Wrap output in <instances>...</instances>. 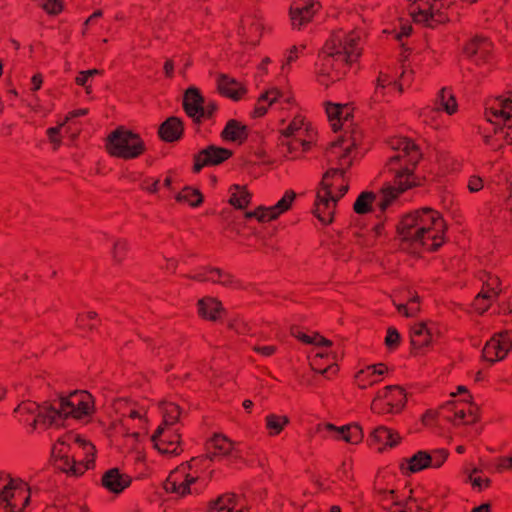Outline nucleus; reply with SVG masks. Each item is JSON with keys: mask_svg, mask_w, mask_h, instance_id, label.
I'll use <instances>...</instances> for the list:
<instances>
[{"mask_svg": "<svg viewBox=\"0 0 512 512\" xmlns=\"http://www.w3.org/2000/svg\"><path fill=\"white\" fill-rule=\"evenodd\" d=\"M218 110V105L214 101L205 102L202 107V111L198 115L196 120V125H201L203 121L212 119L216 111Z\"/></svg>", "mask_w": 512, "mask_h": 512, "instance_id": "46", "label": "nucleus"}, {"mask_svg": "<svg viewBox=\"0 0 512 512\" xmlns=\"http://www.w3.org/2000/svg\"><path fill=\"white\" fill-rule=\"evenodd\" d=\"M390 85L394 86V81H392L387 74L381 72L376 81L375 92L373 95L374 101H380L384 96V89Z\"/></svg>", "mask_w": 512, "mask_h": 512, "instance_id": "45", "label": "nucleus"}, {"mask_svg": "<svg viewBox=\"0 0 512 512\" xmlns=\"http://www.w3.org/2000/svg\"><path fill=\"white\" fill-rule=\"evenodd\" d=\"M151 441L161 454L175 456L183 451L180 435L172 426L159 425L151 436Z\"/></svg>", "mask_w": 512, "mask_h": 512, "instance_id": "10", "label": "nucleus"}, {"mask_svg": "<svg viewBox=\"0 0 512 512\" xmlns=\"http://www.w3.org/2000/svg\"><path fill=\"white\" fill-rule=\"evenodd\" d=\"M159 179L145 178L141 181L140 187L149 193H156L159 190Z\"/></svg>", "mask_w": 512, "mask_h": 512, "instance_id": "55", "label": "nucleus"}, {"mask_svg": "<svg viewBox=\"0 0 512 512\" xmlns=\"http://www.w3.org/2000/svg\"><path fill=\"white\" fill-rule=\"evenodd\" d=\"M217 88L221 95L234 101L240 100L247 92L241 83L226 74L218 76Z\"/></svg>", "mask_w": 512, "mask_h": 512, "instance_id": "24", "label": "nucleus"}, {"mask_svg": "<svg viewBox=\"0 0 512 512\" xmlns=\"http://www.w3.org/2000/svg\"><path fill=\"white\" fill-rule=\"evenodd\" d=\"M428 455L431 457V464H429V466L433 468H439L446 461L448 457V451L445 449H437L428 453Z\"/></svg>", "mask_w": 512, "mask_h": 512, "instance_id": "49", "label": "nucleus"}, {"mask_svg": "<svg viewBox=\"0 0 512 512\" xmlns=\"http://www.w3.org/2000/svg\"><path fill=\"white\" fill-rule=\"evenodd\" d=\"M48 409H49V406L40 407L35 402L27 401V402H22L21 404H19L15 408L14 412L17 414H20V415L30 414L32 416V421L30 424L32 426V430H35L38 426L47 427V426L51 425L48 422H44V421H39V422L34 421L35 418H38V416L41 413L46 414Z\"/></svg>", "mask_w": 512, "mask_h": 512, "instance_id": "33", "label": "nucleus"}, {"mask_svg": "<svg viewBox=\"0 0 512 512\" xmlns=\"http://www.w3.org/2000/svg\"><path fill=\"white\" fill-rule=\"evenodd\" d=\"M16 478H11L7 474H0V500L3 501L4 497L9 492V488L12 487Z\"/></svg>", "mask_w": 512, "mask_h": 512, "instance_id": "53", "label": "nucleus"}, {"mask_svg": "<svg viewBox=\"0 0 512 512\" xmlns=\"http://www.w3.org/2000/svg\"><path fill=\"white\" fill-rule=\"evenodd\" d=\"M62 125L56 126V127H50L47 130V135L51 143H53L55 146H58L61 142L59 138L60 130Z\"/></svg>", "mask_w": 512, "mask_h": 512, "instance_id": "59", "label": "nucleus"}, {"mask_svg": "<svg viewBox=\"0 0 512 512\" xmlns=\"http://www.w3.org/2000/svg\"><path fill=\"white\" fill-rule=\"evenodd\" d=\"M127 250V242L125 240H117L113 245V259L116 262H121L125 258Z\"/></svg>", "mask_w": 512, "mask_h": 512, "instance_id": "51", "label": "nucleus"}, {"mask_svg": "<svg viewBox=\"0 0 512 512\" xmlns=\"http://www.w3.org/2000/svg\"><path fill=\"white\" fill-rule=\"evenodd\" d=\"M401 437L399 434L385 426L376 427L370 434L369 442L371 446L378 445V451H383L385 448H393L400 443Z\"/></svg>", "mask_w": 512, "mask_h": 512, "instance_id": "22", "label": "nucleus"}, {"mask_svg": "<svg viewBox=\"0 0 512 512\" xmlns=\"http://www.w3.org/2000/svg\"><path fill=\"white\" fill-rule=\"evenodd\" d=\"M468 189L470 192L475 193L483 188V180L481 177L473 175L468 180Z\"/></svg>", "mask_w": 512, "mask_h": 512, "instance_id": "57", "label": "nucleus"}, {"mask_svg": "<svg viewBox=\"0 0 512 512\" xmlns=\"http://www.w3.org/2000/svg\"><path fill=\"white\" fill-rule=\"evenodd\" d=\"M436 108L427 107L423 109L420 116L423 122L430 124L432 115L439 111H445L447 114L452 115L457 111V102L452 92L446 88H442L436 98Z\"/></svg>", "mask_w": 512, "mask_h": 512, "instance_id": "18", "label": "nucleus"}, {"mask_svg": "<svg viewBox=\"0 0 512 512\" xmlns=\"http://www.w3.org/2000/svg\"><path fill=\"white\" fill-rule=\"evenodd\" d=\"M326 114L331 122L332 129L336 132L348 121V113L344 116V107L339 104H328Z\"/></svg>", "mask_w": 512, "mask_h": 512, "instance_id": "37", "label": "nucleus"}, {"mask_svg": "<svg viewBox=\"0 0 512 512\" xmlns=\"http://www.w3.org/2000/svg\"><path fill=\"white\" fill-rule=\"evenodd\" d=\"M512 350V330H504L494 334L483 348L485 360L494 363L503 360Z\"/></svg>", "mask_w": 512, "mask_h": 512, "instance_id": "11", "label": "nucleus"}, {"mask_svg": "<svg viewBox=\"0 0 512 512\" xmlns=\"http://www.w3.org/2000/svg\"><path fill=\"white\" fill-rule=\"evenodd\" d=\"M312 141L313 136L308 137V139L300 136H280L278 146L283 156L294 159L308 151L311 148Z\"/></svg>", "mask_w": 512, "mask_h": 512, "instance_id": "19", "label": "nucleus"}, {"mask_svg": "<svg viewBox=\"0 0 512 512\" xmlns=\"http://www.w3.org/2000/svg\"><path fill=\"white\" fill-rule=\"evenodd\" d=\"M248 136V126L236 119L228 120L221 132V138L224 141L237 142L239 144L244 143L248 139Z\"/></svg>", "mask_w": 512, "mask_h": 512, "instance_id": "28", "label": "nucleus"}, {"mask_svg": "<svg viewBox=\"0 0 512 512\" xmlns=\"http://www.w3.org/2000/svg\"><path fill=\"white\" fill-rule=\"evenodd\" d=\"M412 74H413V71H411V70L410 71H403L401 76H400L399 81H394V86L397 87L400 92H402L403 91V86L410 82Z\"/></svg>", "mask_w": 512, "mask_h": 512, "instance_id": "61", "label": "nucleus"}, {"mask_svg": "<svg viewBox=\"0 0 512 512\" xmlns=\"http://www.w3.org/2000/svg\"><path fill=\"white\" fill-rule=\"evenodd\" d=\"M235 494H223L209 506L208 512H243Z\"/></svg>", "mask_w": 512, "mask_h": 512, "instance_id": "31", "label": "nucleus"}, {"mask_svg": "<svg viewBox=\"0 0 512 512\" xmlns=\"http://www.w3.org/2000/svg\"><path fill=\"white\" fill-rule=\"evenodd\" d=\"M393 148L395 153L389 157L386 167L394 174V186L383 187L379 197L372 191L362 192L354 202L355 213L367 214L373 211L374 204L383 213L402 192L419 184L414 174V169L421 158L417 145L410 139L400 138L396 140Z\"/></svg>", "mask_w": 512, "mask_h": 512, "instance_id": "1", "label": "nucleus"}, {"mask_svg": "<svg viewBox=\"0 0 512 512\" xmlns=\"http://www.w3.org/2000/svg\"><path fill=\"white\" fill-rule=\"evenodd\" d=\"M361 51L360 32L334 31L317 55L314 65L316 81L327 88L342 80Z\"/></svg>", "mask_w": 512, "mask_h": 512, "instance_id": "3", "label": "nucleus"}, {"mask_svg": "<svg viewBox=\"0 0 512 512\" xmlns=\"http://www.w3.org/2000/svg\"><path fill=\"white\" fill-rule=\"evenodd\" d=\"M106 148L110 155L125 160L138 158L146 149L140 135L124 127H118L109 134Z\"/></svg>", "mask_w": 512, "mask_h": 512, "instance_id": "7", "label": "nucleus"}, {"mask_svg": "<svg viewBox=\"0 0 512 512\" xmlns=\"http://www.w3.org/2000/svg\"><path fill=\"white\" fill-rule=\"evenodd\" d=\"M439 0H413L410 5V14L417 23L434 28L444 23L446 16L437 7Z\"/></svg>", "mask_w": 512, "mask_h": 512, "instance_id": "9", "label": "nucleus"}, {"mask_svg": "<svg viewBox=\"0 0 512 512\" xmlns=\"http://www.w3.org/2000/svg\"><path fill=\"white\" fill-rule=\"evenodd\" d=\"M184 125L180 118L171 116L167 118L158 129L159 137L165 142H175L182 138Z\"/></svg>", "mask_w": 512, "mask_h": 512, "instance_id": "26", "label": "nucleus"}, {"mask_svg": "<svg viewBox=\"0 0 512 512\" xmlns=\"http://www.w3.org/2000/svg\"><path fill=\"white\" fill-rule=\"evenodd\" d=\"M387 371V367L383 363L369 365L365 369L357 372L355 381L359 388L366 389L367 387L378 382V377Z\"/></svg>", "mask_w": 512, "mask_h": 512, "instance_id": "29", "label": "nucleus"}, {"mask_svg": "<svg viewBox=\"0 0 512 512\" xmlns=\"http://www.w3.org/2000/svg\"><path fill=\"white\" fill-rule=\"evenodd\" d=\"M31 493V488L26 482L19 478L15 479L14 484L9 488V492L3 499V502L6 503L5 508L9 512H23L25 507L29 505Z\"/></svg>", "mask_w": 512, "mask_h": 512, "instance_id": "14", "label": "nucleus"}, {"mask_svg": "<svg viewBox=\"0 0 512 512\" xmlns=\"http://www.w3.org/2000/svg\"><path fill=\"white\" fill-rule=\"evenodd\" d=\"M209 280L229 288L240 287V282L232 274L216 267L209 268Z\"/></svg>", "mask_w": 512, "mask_h": 512, "instance_id": "38", "label": "nucleus"}, {"mask_svg": "<svg viewBox=\"0 0 512 512\" xmlns=\"http://www.w3.org/2000/svg\"><path fill=\"white\" fill-rule=\"evenodd\" d=\"M233 155L230 149L209 145L193 156V173H199L204 167L217 166Z\"/></svg>", "mask_w": 512, "mask_h": 512, "instance_id": "13", "label": "nucleus"}, {"mask_svg": "<svg viewBox=\"0 0 512 512\" xmlns=\"http://www.w3.org/2000/svg\"><path fill=\"white\" fill-rule=\"evenodd\" d=\"M493 44L484 36H475L465 46V54L472 58L476 64L490 63L492 59Z\"/></svg>", "mask_w": 512, "mask_h": 512, "instance_id": "17", "label": "nucleus"}, {"mask_svg": "<svg viewBox=\"0 0 512 512\" xmlns=\"http://www.w3.org/2000/svg\"><path fill=\"white\" fill-rule=\"evenodd\" d=\"M253 350L256 353L261 354L262 356L269 357V356H272L276 352L277 348L274 345H265V346L256 345L253 347Z\"/></svg>", "mask_w": 512, "mask_h": 512, "instance_id": "58", "label": "nucleus"}, {"mask_svg": "<svg viewBox=\"0 0 512 512\" xmlns=\"http://www.w3.org/2000/svg\"><path fill=\"white\" fill-rule=\"evenodd\" d=\"M93 411L94 400L92 395L85 390H79L61 398L57 403L49 405L47 413H41L34 421H44L58 425L61 420L67 417L81 419L91 415Z\"/></svg>", "mask_w": 512, "mask_h": 512, "instance_id": "5", "label": "nucleus"}, {"mask_svg": "<svg viewBox=\"0 0 512 512\" xmlns=\"http://www.w3.org/2000/svg\"><path fill=\"white\" fill-rule=\"evenodd\" d=\"M485 116L491 123L502 121L505 125L510 126L512 123V98L503 96L495 98L487 105Z\"/></svg>", "mask_w": 512, "mask_h": 512, "instance_id": "16", "label": "nucleus"}, {"mask_svg": "<svg viewBox=\"0 0 512 512\" xmlns=\"http://www.w3.org/2000/svg\"><path fill=\"white\" fill-rule=\"evenodd\" d=\"M356 144V136L340 138L332 142L326 151L327 161L332 167L322 177L314 209L315 216L325 225L333 221L337 202L348 192L344 174L352 164L351 152Z\"/></svg>", "mask_w": 512, "mask_h": 512, "instance_id": "2", "label": "nucleus"}, {"mask_svg": "<svg viewBox=\"0 0 512 512\" xmlns=\"http://www.w3.org/2000/svg\"><path fill=\"white\" fill-rule=\"evenodd\" d=\"M432 340L431 328L426 323H416L410 329V342L413 349L427 347Z\"/></svg>", "mask_w": 512, "mask_h": 512, "instance_id": "30", "label": "nucleus"}, {"mask_svg": "<svg viewBox=\"0 0 512 512\" xmlns=\"http://www.w3.org/2000/svg\"><path fill=\"white\" fill-rule=\"evenodd\" d=\"M281 96L282 93L277 88H271L262 93L259 96L255 108L251 114L252 117L260 118L264 116L268 111V107L277 102Z\"/></svg>", "mask_w": 512, "mask_h": 512, "instance_id": "32", "label": "nucleus"}, {"mask_svg": "<svg viewBox=\"0 0 512 512\" xmlns=\"http://www.w3.org/2000/svg\"><path fill=\"white\" fill-rule=\"evenodd\" d=\"M42 83H43V77L40 73L33 75L31 78V84H32L31 90L38 91L41 88Z\"/></svg>", "mask_w": 512, "mask_h": 512, "instance_id": "64", "label": "nucleus"}, {"mask_svg": "<svg viewBox=\"0 0 512 512\" xmlns=\"http://www.w3.org/2000/svg\"><path fill=\"white\" fill-rule=\"evenodd\" d=\"M230 190L235 192H232L229 203L238 209L246 208L251 200V194L244 187L236 184L232 185Z\"/></svg>", "mask_w": 512, "mask_h": 512, "instance_id": "40", "label": "nucleus"}, {"mask_svg": "<svg viewBox=\"0 0 512 512\" xmlns=\"http://www.w3.org/2000/svg\"><path fill=\"white\" fill-rule=\"evenodd\" d=\"M496 470L502 472L504 470H512V456L511 457H499Z\"/></svg>", "mask_w": 512, "mask_h": 512, "instance_id": "60", "label": "nucleus"}, {"mask_svg": "<svg viewBox=\"0 0 512 512\" xmlns=\"http://www.w3.org/2000/svg\"><path fill=\"white\" fill-rule=\"evenodd\" d=\"M68 445L64 440H58L57 444L53 447V453H58L63 461L62 469L69 474L74 476L82 475L87 469H89L94 464V459H87L86 464H83L82 461H75L73 458H70L67 455Z\"/></svg>", "mask_w": 512, "mask_h": 512, "instance_id": "20", "label": "nucleus"}, {"mask_svg": "<svg viewBox=\"0 0 512 512\" xmlns=\"http://www.w3.org/2000/svg\"><path fill=\"white\" fill-rule=\"evenodd\" d=\"M289 424V418L285 415L268 414L265 417V427L270 436L279 435Z\"/></svg>", "mask_w": 512, "mask_h": 512, "instance_id": "39", "label": "nucleus"}, {"mask_svg": "<svg viewBox=\"0 0 512 512\" xmlns=\"http://www.w3.org/2000/svg\"><path fill=\"white\" fill-rule=\"evenodd\" d=\"M445 230L446 224L440 213L429 207L407 213L397 226L402 242L415 251L438 250L444 243Z\"/></svg>", "mask_w": 512, "mask_h": 512, "instance_id": "4", "label": "nucleus"}, {"mask_svg": "<svg viewBox=\"0 0 512 512\" xmlns=\"http://www.w3.org/2000/svg\"><path fill=\"white\" fill-rule=\"evenodd\" d=\"M409 504L408 501H400L397 499L396 501H393L390 507V512H407L405 510V507Z\"/></svg>", "mask_w": 512, "mask_h": 512, "instance_id": "63", "label": "nucleus"}, {"mask_svg": "<svg viewBox=\"0 0 512 512\" xmlns=\"http://www.w3.org/2000/svg\"><path fill=\"white\" fill-rule=\"evenodd\" d=\"M206 449L207 458L212 461L217 458L231 455L233 453L234 447L233 443L226 436L222 434H215L207 442Z\"/></svg>", "mask_w": 512, "mask_h": 512, "instance_id": "25", "label": "nucleus"}, {"mask_svg": "<svg viewBox=\"0 0 512 512\" xmlns=\"http://www.w3.org/2000/svg\"><path fill=\"white\" fill-rule=\"evenodd\" d=\"M477 406L466 401H448L438 409V417L454 425H470L478 420Z\"/></svg>", "mask_w": 512, "mask_h": 512, "instance_id": "8", "label": "nucleus"}, {"mask_svg": "<svg viewBox=\"0 0 512 512\" xmlns=\"http://www.w3.org/2000/svg\"><path fill=\"white\" fill-rule=\"evenodd\" d=\"M431 464V457L427 451H418L408 460V470L411 473L422 471L423 469L429 468Z\"/></svg>", "mask_w": 512, "mask_h": 512, "instance_id": "41", "label": "nucleus"}, {"mask_svg": "<svg viewBox=\"0 0 512 512\" xmlns=\"http://www.w3.org/2000/svg\"><path fill=\"white\" fill-rule=\"evenodd\" d=\"M131 477L125 473H121L118 468L107 470L101 479L102 486L109 492L120 494L131 484Z\"/></svg>", "mask_w": 512, "mask_h": 512, "instance_id": "21", "label": "nucleus"}, {"mask_svg": "<svg viewBox=\"0 0 512 512\" xmlns=\"http://www.w3.org/2000/svg\"><path fill=\"white\" fill-rule=\"evenodd\" d=\"M312 136V131L308 129V126L305 122V118L301 115L295 116L290 124L281 131L280 136L291 137V136H300L304 137Z\"/></svg>", "mask_w": 512, "mask_h": 512, "instance_id": "36", "label": "nucleus"}, {"mask_svg": "<svg viewBox=\"0 0 512 512\" xmlns=\"http://www.w3.org/2000/svg\"><path fill=\"white\" fill-rule=\"evenodd\" d=\"M209 460L207 454L201 457L192 458L187 465L182 464L180 468L171 473L167 479L166 490L177 493L180 496L187 494H198L205 486V481L200 480L197 469Z\"/></svg>", "mask_w": 512, "mask_h": 512, "instance_id": "6", "label": "nucleus"}, {"mask_svg": "<svg viewBox=\"0 0 512 512\" xmlns=\"http://www.w3.org/2000/svg\"><path fill=\"white\" fill-rule=\"evenodd\" d=\"M306 49L305 44H301L299 46L293 45L290 49H288L284 55V60L282 63V71L288 70V68L293 64L300 55L303 54V52Z\"/></svg>", "mask_w": 512, "mask_h": 512, "instance_id": "44", "label": "nucleus"}, {"mask_svg": "<svg viewBox=\"0 0 512 512\" xmlns=\"http://www.w3.org/2000/svg\"><path fill=\"white\" fill-rule=\"evenodd\" d=\"M296 198V193L292 190H287L283 197L273 206L270 207H258L253 212H249L246 214V217L251 218L255 217L260 222H267L273 219H276L278 216L288 211L293 201Z\"/></svg>", "mask_w": 512, "mask_h": 512, "instance_id": "15", "label": "nucleus"}, {"mask_svg": "<svg viewBox=\"0 0 512 512\" xmlns=\"http://www.w3.org/2000/svg\"><path fill=\"white\" fill-rule=\"evenodd\" d=\"M329 429H336L339 438L350 444H358L362 441L364 434L360 425L354 423L341 428H336L332 424H328Z\"/></svg>", "mask_w": 512, "mask_h": 512, "instance_id": "35", "label": "nucleus"}, {"mask_svg": "<svg viewBox=\"0 0 512 512\" xmlns=\"http://www.w3.org/2000/svg\"><path fill=\"white\" fill-rule=\"evenodd\" d=\"M204 100L205 98L201 91L195 86L187 88L184 92L182 106L185 113L193 120L194 124L202 111Z\"/></svg>", "mask_w": 512, "mask_h": 512, "instance_id": "23", "label": "nucleus"}, {"mask_svg": "<svg viewBox=\"0 0 512 512\" xmlns=\"http://www.w3.org/2000/svg\"><path fill=\"white\" fill-rule=\"evenodd\" d=\"M42 6L47 13L52 15H57L63 10L61 0H45Z\"/></svg>", "mask_w": 512, "mask_h": 512, "instance_id": "54", "label": "nucleus"}, {"mask_svg": "<svg viewBox=\"0 0 512 512\" xmlns=\"http://www.w3.org/2000/svg\"><path fill=\"white\" fill-rule=\"evenodd\" d=\"M321 9L318 0H299L293 3L289 9V18L293 30H301L310 23Z\"/></svg>", "mask_w": 512, "mask_h": 512, "instance_id": "12", "label": "nucleus"}, {"mask_svg": "<svg viewBox=\"0 0 512 512\" xmlns=\"http://www.w3.org/2000/svg\"><path fill=\"white\" fill-rule=\"evenodd\" d=\"M96 317H97V314L95 312H88V313H85V314H79L77 319H76V322H77V325L80 328L93 329L94 328V324L90 323V321L96 319Z\"/></svg>", "mask_w": 512, "mask_h": 512, "instance_id": "52", "label": "nucleus"}, {"mask_svg": "<svg viewBox=\"0 0 512 512\" xmlns=\"http://www.w3.org/2000/svg\"><path fill=\"white\" fill-rule=\"evenodd\" d=\"M499 279L497 277H489L488 281L483 285L482 290L475 299V307L483 312L488 309L491 303L498 296Z\"/></svg>", "mask_w": 512, "mask_h": 512, "instance_id": "27", "label": "nucleus"}, {"mask_svg": "<svg viewBox=\"0 0 512 512\" xmlns=\"http://www.w3.org/2000/svg\"><path fill=\"white\" fill-rule=\"evenodd\" d=\"M480 472L478 468H474L472 472L468 475V481L471 483L473 488H477L479 491L484 488H488L491 484V480L489 478H481L479 476H475L476 473Z\"/></svg>", "mask_w": 512, "mask_h": 512, "instance_id": "47", "label": "nucleus"}, {"mask_svg": "<svg viewBox=\"0 0 512 512\" xmlns=\"http://www.w3.org/2000/svg\"><path fill=\"white\" fill-rule=\"evenodd\" d=\"M163 421L161 425L174 426L181 415L180 407L172 402L162 404Z\"/></svg>", "mask_w": 512, "mask_h": 512, "instance_id": "42", "label": "nucleus"}, {"mask_svg": "<svg viewBox=\"0 0 512 512\" xmlns=\"http://www.w3.org/2000/svg\"><path fill=\"white\" fill-rule=\"evenodd\" d=\"M209 268L210 267L203 268V269L199 270L198 272H196L195 274L189 275L187 277L189 279L199 281V282L210 281L209 280Z\"/></svg>", "mask_w": 512, "mask_h": 512, "instance_id": "62", "label": "nucleus"}, {"mask_svg": "<svg viewBox=\"0 0 512 512\" xmlns=\"http://www.w3.org/2000/svg\"><path fill=\"white\" fill-rule=\"evenodd\" d=\"M400 334L394 327H389L387 329V335L385 337V344L390 350H394L400 344Z\"/></svg>", "mask_w": 512, "mask_h": 512, "instance_id": "50", "label": "nucleus"}, {"mask_svg": "<svg viewBox=\"0 0 512 512\" xmlns=\"http://www.w3.org/2000/svg\"><path fill=\"white\" fill-rule=\"evenodd\" d=\"M291 334L305 344H312L315 341L313 336L307 335L299 327H292Z\"/></svg>", "mask_w": 512, "mask_h": 512, "instance_id": "56", "label": "nucleus"}, {"mask_svg": "<svg viewBox=\"0 0 512 512\" xmlns=\"http://www.w3.org/2000/svg\"><path fill=\"white\" fill-rule=\"evenodd\" d=\"M222 310L221 302L213 297H204L198 301V313L204 319L216 321Z\"/></svg>", "mask_w": 512, "mask_h": 512, "instance_id": "34", "label": "nucleus"}, {"mask_svg": "<svg viewBox=\"0 0 512 512\" xmlns=\"http://www.w3.org/2000/svg\"><path fill=\"white\" fill-rule=\"evenodd\" d=\"M375 493L377 495L378 501L382 503L383 507H387L388 504H392L393 501L398 499L395 490H386V489H376Z\"/></svg>", "mask_w": 512, "mask_h": 512, "instance_id": "48", "label": "nucleus"}, {"mask_svg": "<svg viewBox=\"0 0 512 512\" xmlns=\"http://www.w3.org/2000/svg\"><path fill=\"white\" fill-rule=\"evenodd\" d=\"M178 202H186L192 207H198L203 202V195L197 189L185 187L176 196Z\"/></svg>", "mask_w": 512, "mask_h": 512, "instance_id": "43", "label": "nucleus"}]
</instances>
